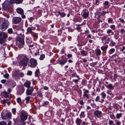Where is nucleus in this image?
Instances as JSON below:
<instances>
[{
    "instance_id": "22",
    "label": "nucleus",
    "mask_w": 125,
    "mask_h": 125,
    "mask_svg": "<svg viewBox=\"0 0 125 125\" xmlns=\"http://www.w3.org/2000/svg\"><path fill=\"white\" fill-rule=\"evenodd\" d=\"M80 116L81 118H84L85 116V114L84 112H82L80 115Z\"/></svg>"
},
{
    "instance_id": "49",
    "label": "nucleus",
    "mask_w": 125,
    "mask_h": 125,
    "mask_svg": "<svg viewBox=\"0 0 125 125\" xmlns=\"http://www.w3.org/2000/svg\"><path fill=\"white\" fill-rule=\"evenodd\" d=\"M119 20H120V22L121 23H123L124 22V21L123 20V19L120 18L119 19Z\"/></svg>"
},
{
    "instance_id": "11",
    "label": "nucleus",
    "mask_w": 125,
    "mask_h": 125,
    "mask_svg": "<svg viewBox=\"0 0 125 125\" xmlns=\"http://www.w3.org/2000/svg\"><path fill=\"white\" fill-rule=\"evenodd\" d=\"M34 89L32 87H31V89H28L27 90L26 94L27 95H31L32 92L33 91Z\"/></svg>"
},
{
    "instance_id": "53",
    "label": "nucleus",
    "mask_w": 125,
    "mask_h": 125,
    "mask_svg": "<svg viewBox=\"0 0 125 125\" xmlns=\"http://www.w3.org/2000/svg\"><path fill=\"white\" fill-rule=\"evenodd\" d=\"M89 93V91L88 90H85V91L84 92L83 94H88Z\"/></svg>"
},
{
    "instance_id": "62",
    "label": "nucleus",
    "mask_w": 125,
    "mask_h": 125,
    "mask_svg": "<svg viewBox=\"0 0 125 125\" xmlns=\"http://www.w3.org/2000/svg\"><path fill=\"white\" fill-rule=\"evenodd\" d=\"M108 4V2L107 1H106L104 3V4L105 5H107Z\"/></svg>"
},
{
    "instance_id": "15",
    "label": "nucleus",
    "mask_w": 125,
    "mask_h": 125,
    "mask_svg": "<svg viewBox=\"0 0 125 125\" xmlns=\"http://www.w3.org/2000/svg\"><path fill=\"white\" fill-rule=\"evenodd\" d=\"M95 114L98 117H100L101 116V112L98 110H96L94 112Z\"/></svg>"
},
{
    "instance_id": "31",
    "label": "nucleus",
    "mask_w": 125,
    "mask_h": 125,
    "mask_svg": "<svg viewBox=\"0 0 125 125\" xmlns=\"http://www.w3.org/2000/svg\"><path fill=\"white\" fill-rule=\"evenodd\" d=\"M27 32L29 33H31L32 32V29L31 27H29L27 29Z\"/></svg>"
},
{
    "instance_id": "2",
    "label": "nucleus",
    "mask_w": 125,
    "mask_h": 125,
    "mask_svg": "<svg viewBox=\"0 0 125 125\" xmlns=\"http://www.w3.org/2000/svg\"><path fill=\"white\" fill-rule=\"evenodd\" d=\"M22 59V60L19 62V65L23 67L26 66L29 61V59L26 56H23Z\"/></svg>"
},
{
    "instance_id": "43",
    "label": "nucleus",
    "mask_w": 125,
    "mask_h": 125,
    "mask_svg": "<svg viewBox=\"0 0 125 125\" xmlns=\"http://www.w3.org/2000/svg\"><path fill=\"white\" fill-rule=\"evenodd\" d=\"M95 101L97 102H101V101H100V97L98 96L95 99Z\"/></svg>"
},
{
    "instance_id": "41",
    "label": "nucleus",
    "mask_w": 125,
    "mask_h": 125,
    "mask_svg": "<svg viewBox=\"0 0 125 125\" xmlns=\"http://www.w3.org/2000/svg\"><path fill=\"white\" fill-rule=\"evenodd\" d=\"M8 31L9 33L11 34L12 33V29H9L8 30Z\"/></svg>"
},
{
    "instance_id": "33",
    "label": "nucleus",
    "mask_w": 125,
    "mask_h": 125,
    "mask_svg": "<svg viewBox=\"0 0 125 125\" xmlns=\"http://www.w3.org/2000/svg\"><path fill=\"white\" fill-rule=\"evenodd\" d=\"M109 125H116L114 123L113 121L112 120H110L109 121Z\"/></svg>"
},
{
    "instance_id": "59",
    "label": "nucleus",
    "mask_w": 125,
    "mask_h": 125,
    "mask_svg": "<svg viewBox=\"0 0 125 125\" xmlns=\"http://www.w3.org/2000/svg\"><path fill=\"white\" fill-rule=\"evenodd\" d=\"M67 56L69 58L71 57L72 56V55L71 54H69L67 55Z\"/></svg>"
},
{
    "instance_id": "51",
    "label": "nucleus",
    "mask_w": 125,
    "mask_h": 125,
    "mask_svg": "<svg viewBox=\"0 0 125 125\" xmlns=\"http://www.w3.org/2000/svg\"><path fill=\"white\" fill-rule=\"evenodd\" d=\"M5 19H4L1 18H0V23H2L4 21Z\"/></svg>"
},
{
    "instance_id": "24",
    "label": "nucleus",
    "mask_w": 125,
    "mask_h": 125,
    "mask_svg": "<svg viewBox=\"0 0 125 125\" xmlns=\"http://www.w3.org/2000/svg\"><path fill=\"white\" fill-rule=\"evenodd\" d=\"M30 99V97L29 96H27L25 98L26 100V103L27 104H28L29 103V101Z\"/></svg>"
},
{
    "instance_id": "46",
    "label": "nucleus",
    "mask_w": 125,
    "mask_h": 125,
    "mask_svg": "<svg viewBox=\"0 0 125 125\" xmlns=\"http://www.w3.org/2000/svg\"><path fill=\"white\" fill-rule=\"evenodd\" d=\"M32 72L31 71H29L27 73V74L28 75H31L32 74Z\"/></svg>"
},
{
    "instance_id": "58",
    "label": "nucleus",
    "mask_w": 125,
    "mask_h": 125,
    "mask_svg": "<svg viewBox=\"0 0 125 125\" xmlns=\"http://www.w3.org/2000/svg\"><path fill=\"white\" fill-rule=\"evenodd\" d=\"M125 49V47L123 46L122 47V48L121 49L120 51H123Z\"/></svg>"
},
{
    "instance_id": "54",
    "label": "nucleus",
    "mask_w": 125,
    "mask_h": 125,
    "mask_svg": "<svg viewBox=\"0 0 125 125\" xmlns=\"http://www.w3.org/2000/svg\"><path fill=\"white\" fill-rule=\"evenodd\" d=\"M112 30L111 29L108 30L107 31V33L109 34L112 32Z\"/></svg>"
},
{
    "instance_id": "42",
    "label": "nucleus",
    "mask_w": 125,
    "mask_h": 125,
    "mask_svg": "<svg viewBox=\"0 0 125 125\" xmlns=\"http://www.w3.org/2000/svg\"><path fill=\"white\" fill-rule=\"evenodd\" d=\"M21 101V99L20 97H18L17 99V103H19Z\"/></svg>"
},
{
    "instance_id": "28",
    "label": "nucleus",
    "mask_w": 125,
    "mask_h": 125,
    "mask_svg": "<svg viewBox=\"0 0 125 125\" xmlns=\"http://www.w3.org/2000/svg\"><path fill=\"white\" fill-rule=\"evenodd\" d=\"M108 47V46L107 45L103 46L102 47V50L103 51L106 50Z\"/></svg>"
},
{
    "instance_id": "17",
    "label": "nucleus",
    "mask_w": 125,
    "mask_h": 125,
    "mask_svg": "<svg viewBox=\"0 0 125 125\" xmlns=\"http://www.w3.org/2000/svg\"><path fill=\"white\" fill-rule=\"evenodd\" d=\"M31 84V82L29 81H27L24 83V85L25 86L29 88L30 87Z\"/></svg>"
},
{
    "instance_id": "64",
    "label": "nucleus",
    "mask_w": 125,
    "mask_h": 125,
    "mask_svg": "<svg viewBox=\"0 0 125 125\" xmlns=\"http://www.w3.org/2000/svg\"><path fill=\"white\" fill-rule=\"evenodd\" d=\"M12 90L10 88H9L8 89V92L9 93L11 92Z\"/></svg>"
},
{
    "instance_id": "7",
    "label": "nucleus",
    "mask_w": 125,
    "mask_h": 125,
    "mask_svg": "<svg viewBox=\"0 0 125 125\" xmlns=\"http://www.w3.org/2000/svg\"><path fill=\"white\" fill-rule=\"evenodd\" d=\"M16 11L18 13L21 15V17L22 18H25V16L24 15V12L23 9L20 8H17L16 10Z\"/></svg>"
},
{
    "instance_id": "16",
    "label": "nucleus",
    "mask_w": 125,
    "mask_h": 125,
    "mask_svg": "<svg viewBox=\"0 0 125 125\" xmlns=\"http://www.w3.org/2000/svg\"><path fill=\"white\" fill-rule=\"evenodd\" d=\"M82 122V120L79 118H76L75 120V123L77 125H80Z\"/></svg>"
},
{
    "instance_id": "18",
    "label": "nucleus",
    "mask_w": 125,
    "mask_h": 125,
    "mask_svg": "<svg viewBox=\"0 0 125 125\" xmlns=\"http://www.w3.org/2000/svg\"><path fill=\"white\" fill-rule=\"evenodd\" d=\"M80 52L83 56H86L87 54V52L83 49L81 50Z\"/></svg>"
},
{
    "instance_id": "1",
    "label": "nucleus",
    "mask_w": 125,
    "mask_h": 125,
    "mask_svg": "<svg viewBox=\"0 0 125 125\" xmlns=\"http://www.w3.org/2000/svg\"><path fill=\"white\" fill-rule=\"evenodd\" d=\"M12 4L10 2V0L9 1L7 0H6L2 4L3 8L4 10H7L12 7Z\"/></svg>"
},
{
    "instance_id": "14",
    "label": "nucleus",
    "mask_w": 125,
    "mask_h": 125,
    "mask_svg": "<svg viewBox=\"0 0 125 125\" xmlns=\"http://www.w3.org/2000/svg\"><path fill=\"white\" fill-rule=\"evenodd\" d=\"M23 0H10V2L12 4L16 3L17 4H19L21 3Z\"/></svg>"
},
{
    "instance_id": "10",
    "label": "nucleus",
    "mask_w": 125,
    "mask_h": 125,
    "mask_svg": "<svg viewBox=\"0 0 125 125\" xmlns=\"http://www.w3.org/2000/svg\"><path fill=\"white\" fill-rule=\"evenodd\" d=\"M13 74L14 75L18 77H23L24 76V74L23 73L20 72L19 71L14 72Z\"/></svg>"
},
{
    "instance_id": "26",
    "label": "nucleus",
    "mask_w": 125,
    "mask_h": 125,
    "mask_svg": "<svg viewBox=\"0 0 125 125\" xmlns=\"http://www.w3.org/2000/svg\"><path fill=\"white\" fill-rule=\"evenodd\" d=\"M115 122L116 124V125H120L121 124V122L117 120H115Z\"/></svg>"
},
{
    "instance_id": "48",
    "label": "nucleus",
    "mask_w": 125,
    "mask_h": 125,
    "mask_svg": "<svg viewBox=\"0 0 125 125\" xmlns=\"http://www.w3.org/2000/svg\"><path fill=\"white\" fill-rule=\"evenodd\" d=\"M21 88L22 89V91L20 92V93L21 94H22L24 92V87H21Z\"/></svg>"
},
{
    "instance_id": "44",
    "label": "nucleus",
    "mask_w": 125,
    "mask_h": 125,
    "mask_svg": "<svg viewBox=\"0 0 125 125\" xmlns=\"http://www.w3.org/2000/svg\"><path fill=\"white\" fill-rule=\"evenodd\" d=\"M120 32L121 34H123L125 32V29H122L120 30Z\"/></svg>"
},
{
    "instance_id": "57",
    "label": "nucleus",
    "mask_w": 125,
    "mask_h": 125,
    "mask_svg": "<svg viewBox=\"0 0 125 125\" xmlns=\"http://www.w3.org/2000/svg\"><path fill=\"white\" fill-rule=\"evenodd\" d=\"M84 104V103L83 100H81L80 102V104L81 105H83Z\"/></svg>"
},
{
    "instance_id": "13",
    "label": "nucleus",
    "mask_w": 125,
    "mask_h": 125,
    "mask_svg": "<svg viewBox=\"0 0 125 125\" xmlns=\"http://www.w3.org/2000/svg\"><path fill=\"white\" fill-rule=\"evenodd\" d=\"M109 40V39L107 36H105L102 38V42L103 43L105 44L108 43Z\"/></svg>"
},
{
    "instance_id": "36",
    "label": "nucleus",
    "mask_w": 125,
    "mask_h": 125,
    "mask_svg": "<svg viewBox=\"0 0 125 125\" xmlns=\"http://www.w3.org/2000/svg\"><path fill=\"white\" fill-rule=\"evenodd\" d=\"M110 27L113 30H115V27L114 25H111L110 26Z\"/></svg>"
},
{
    "instance_id": "21",
    "label": "nucleus",
    "mask_w": 125,
    "mask_h": 125,
    "mask_svg": "<svg viewBox=\"0 0 125 125\" xmlns=\"http://www.w3.org/2000/svg\"><path fill=\"white\" fill-rule=\"evenodd\" d=\"M72 76L73 77H77L79 80H80V78L79 76L76 75V73H73L72 74Z\"/></svg>"
},
{
    "instance_id": "30",
    "label": "nucleus",
    "mask_w": 125,
    "mask_h": 125,
    "mask_svg": "<svg viewBox=\"0 0 125 125\" xmlns=\"http://www.w3.org/2000/svg\"><path fill=\"white\" fill-rule=\"evenodd\" d=\"M59 14L62 17H64L65 15L66 14L64 12H59Z\"/></svg>"
},
{
    "instance_id": "29",
    "label": "nucleus",
    "mask_w": 125,
    "mask_h": 125,
    "mask_svg": "<svg viewBox=\"0 0 125 125\" xmlns=\"http://www.w3.org/2000/svg\"><path fill=\"white\" fill-rule=\"evenodd\" d=\"M115 51V49L114 48L111 49L109 51V53L110 54H112Z\"/></svg>"
},
{
    "instance_id": "3",
    "label": "nucleus",
    "mask_w": 125,
    "mask_h": 125,
    "mask_svg": "<svg viewBox=\"0 0 125 125\" xmlns=\"http://www.w3.org/2000/svg\"><path fill=\"white\" fill-rule=\"evenodd\" d=\"M9 24L8 20H5L2 22V24L0 26V29L2 31H5L8 27Z\"/></svg>"
},
{
    "instance_id": "37",
    "label": "nucleus",
    "mask_w": 125,
    "mask_h": 125,
    "mask_svg": "<svg viewBox=\"0 0 125 125\" xmlns=\"http://www.w3.org/2000/svg\"><path fill=\"white\" fill-rule=\"evenodd\" d=\"M0 125H6V122L4 121L0 122Z\"/></svg>"
},
{
    "instance_id": "38",
    "label": "nucleus",
    "mask_w": 125,
    "mask_h": 125,
    "mask_svg": "<svg viewBox=\"0 0 125 125\" xmlns=\"http://www.w3.org/2000/svg\"><path fill=\"white\" fill-rule=\"evenodd\" d=\"M49 103V102L48 101H46L42 104V106H45L46 105L48 104Z\"/></svg>"
},
{
    "instance_id": "34",
    "label": "nucleus",
    "mask_w": 125,
    "mask_h": 125,
    "mask_svg": "<svg viewBox=\"0 0 125 125\" xmlns=\"http://www.w3.org/2000/svg\"><path fill=\"white\" fill-rule=\"evenodd\" d=\"M122 114L121 113L119 114L117 113L116 115V117L117 119H119V118L121 117Z\"/></svg>"
},
{
    "instance_id": "55",
    "label": "nucleus",
    "mask_w": 125,
    "mask_h": 125,
    "mask_svg": "<svg viewBox=\"0 0 125 125\" xmlns=\"http://www.w3.org/2000/svg\"><path fill=\"white\" fill-rule=\"evenodd\" d=\"M116 98L117 99L120 100L122 99V97L120 95L119 97H117Z\"/></svg>"
},
{
    "instance_id": "8",
    "label": "nucleus",
    "mask_w": 125,
    "mask_h": 125,
    "mask_svg": "<svg viewBox=\"0 0 125 125\" xmlns=\"http://www.w3.org/2000/svg\"><path fill=\"white\" fill-rule=\"evenodd\" d=\"M16 43L20 47H22L24 45V40L20 38L18 39Z\"/></svg>"
},
{
    "instance_id": "9",
    "label": "nucleus",
    "mask_w": 125,
    "mask_h": 125,
    "mask_svg": "<svg viewBox=\"0 0 125 125\" xmlns=\"http://www.w3.org/2000/svg\"><path fill=\"white\" fill-rule=\"evenodd\" d=\"M21 19L19 17H15L12 19V22L14 24H17L20 22Z\"/></svg>"
},
{
    "instance_id": "4",
    "label": "nucleus",
    "mask_w": 125,
    "mask_h": 125,
    "mask_svg": "<svg viewBox=\"0 0 125 125\" xmlns=\"http://www.w3.org/2000/svg\"><path fill=\"white\" fill-rule=\"evenodd\" d=\"M28 116V113L26 111H23L21 112L20 118L21 120L22 121H24L26 120Z\"/></svg>"
},
{
    "instance_id": "60",
    "label": "nucleus",
    "mask_w": 125,
    "mask_h": 125,
    "mask_svg": "<svg viewBox=\"0 0 125 125\" xmlns=\"http://www.w3.org/2000/svg\"><path fill=\"white\" fill-rule=\"evenodd\" d=\"M23 122H22L21 124V125H25L26 124V122H24V121H23Z\"/></svg>"
},
{
    "instance_id": "56",
    "label": "nucleus",
    "mask_w": 125,
    "mask_h": 125,
    "mask_svg": "<svg viewBox=\"0 0 125 125\" xmlns=\"http://www.w3.org/2000/svg\"><path fill=\"white\" fill-rule=\"evenodd\" d=\"M6 81L5 80L3 79L1 81V82L2 83H4L6 82Z\"/></svg>"
},
{
    "instance_id": "63",
    "label": "nucleus",
    "mask_w": 125,
    "mask_h": 125,
    "mask_svg": "<svg viewBox=\"0 0 125 125\" xmlns=\"http://www.w3.org/2000/svg\"><path fill=\"white\" fill-rule=\"evenodd\" d=\"M44 89L45 90H47L49 88L47 86H45L44 87Z\"/></svg>"
},
{
    "instance_id": "32",
    "label": "nucleus",
    "mask_w": 125,
    "mask_h": 125,
    "mask_svg": "<svg viewBox=\"0 0 125 125\" xmlns=\"http://www.w3.org/2000/svg\"><path fill=\"white\" fill-rule=\"evenodd\" d=\"M45 57V55L44 54H42L41 55L39 59L41 60H42Z\"/></svg>"
},
{
    "instance_id": "20",
    "label": "nucleus",
    "mask_w": 125,
    "mask_h": 125,
    "mask_svg": "<svg viewBox=\"0 0 125 125\" xmlns=\"http://www.w3.org/2000/svg\"><path fill=\"white\" fill-rule=\"evenodd\" d=\"M106 87L112 90L113 89H114V86L112 84H110L108 85Z\"/></svg>"
},
{
    "instance_id": "52",
    "label": "nucleus",
    "mask_w": 125,
    "mask_h": 125,
    "mask_svg": "<svg viewBox=\"0 0 125 125\" xmlns=\"http://www.w3.org/2000/svg\"><path fill=\"white\" fill-rule=\"evenodd\" d=\"M79 80L73 79V82H74L75 83H77L78 82Z\"/></svg>"
},
{
    "instance_id": "50",
    "label": "nucleus",
    "mask_w": 125,
    "mask_h": 125,
    "mask_svg": "<svg viewBox=\"0 0 125 125\" xmlns=\"http://www.w3.org/2000/svg\"><path fill=\"white\" fill-rule=\"evenodd\" d=\"M102 96L103 98H104L106 96V94L104 93H102Z\"/></svg>"
},
{
    "instance_id": "25",
    "label": "nucleus",
    "mask_w": 125,
    "mask_h": 125,
    "mask_svg": "<svg viewBox=\"0 0 125 125\" xmlns=\"http://www.w3.org/2000/svg\"><path fill=\"white\" fill-rule=\"evenodd\" d=\"M101 51L100 50L97 49L96 50V54L97 55H99L101 53Z\"/></svg>"
},
{
    "instance_id": "40",
    "label": "nucleus",
    "mask_w": 125,
    "mask_h": 125,
    "mask_svg": "<svg viewBox=\"0 0 125 125\" xmlns=\"http://www.w3.org/2000/svg\"><path fill=\"white\" fill-rule=\"evenodd\" d=\"M83 96L84 97H86L87 98H89V97L88 95L87 94L85 93L83 94Z\"/></svg>"
},
{
    "instance_id": "5",
    "label": "nucleus",
    "mask_w": 125,
    "mask_h": 125,
    "mask_svg": "<svg viewBox=\"0 0 125 125\" xmlns=\"http://www.w3.org/2000/svg\"><path fill=\"white\" fill-rule=\"evenodd\" d=\"M30 62V64L29 66L32 68L35 67L37 64V60L34 58H31Z\"/></svg>"
},
{
    "instance_id": "27",
    "label": "nucleus",
    "mask_w": 125,
    "mask_h": 125,
    "mask_svg": "<svg viewBox=\"0 0 125 125\" xmlns=\"http://www.w3.org/2000/svg\"><path fill=\"white\" fill-rule=\"evenodd\" d=\"M88 14L87 12H84L83 14V16L85 18H87L88 16Z\"/></svg>"
},
{
    "instance_id": "12",
    "label": "nucleus",
    "mask_w": 125,
    "mask_h": 125,
    "mask_svg": "<svg viewBox=\"0 0 125 125\" xmlns=\"http://www.w3.org/2000/svg\"><path fill=\"white\" fill-rule=\"evenodd\" d=\"M67 62V60L63 59L58 60V63L61 65H63Z\"/></svg>"
},
{
    "instance_id": "6",
    "label": "nucleus",
    "mask_w": 125,
    "mask_h": 125,
    "mask_svg": "<svg viewBox=\"0 0 125 125\" xmlns=\"http://www.w3.org/2000/svg\"><path fill=\"white\" fill-rule=\"evenodd\" d=\"M7 37L6 34L4 32H0V44L3 43L4 39Z\"/></svg>"
},
{
    "instance_id": "47",
    "label": "nucleus",
    "mask_w": 125,
    "mask_h": 125,
    "mask_svg": "<svg viewBox=\"0 0 125 125\" xmlns=\"http://www.w3.org/2000/svg\"><path fill=\"white\" fill-rule=\"evenodd\" d=\"M3 76L5 78H8L9 75L8 74V73H7L4 75Z\"/></svg>"
},
{
    "instance_id": "45",
    "label": "nucleus",
    "mask_w": 125,
    "mask_h": 125,
    "mask_svg": "<svg viewBox=\"0 0 125 125\" xmlns=\"http://www.w3.org/2000/svg\"><path fill=\"white\" fill-rule=\"evenodd\" d=\"M12 110L13 114H15V113L16 112V109L14 108H13Z\"/></svg>"
},
{
    "instance_id": "61",
    "label": "nucleus",
    "mask_w": 125,
    "mask_h": 125,
    "mask_svg": "<svg viewBox=\"0 0 125 125\" xmlns=\"http://www.w3.org/2000/svg\"><path fill=\"white\" fill-rule=\"evenodd\" d=\"M13 120L15 123H17L18 121V119H14Z\"/></svg>"
},
{
    "instance_id": "19",
    "label": "nucleus",
    "mask_w": 125,
    "mask_h": 125,
    "mask_svg": "<svg viewBox=\"0 0 125 125\" xmlns=\"http://www.w3.org/2000/svg\"><path fill=\"white\" fill-rule=\"evenodd\" d=\"M11 117V113H7L6 114V117L3 118L4 119H6L8 118H10Z\"/></svg>"
},
{
    "instance_id": "23",
    "label": "nucleus",
    "mask_w": 125,
    "mask_h": 125,
    "mask_svg": "<svg viewBox=\"0 0 125 125\" xmlns=\"http://www.w3.org/2000/svg\"><path fill=\"white\" fill-rule=\"evenodd\" d=\"M40 74L39 70L38 69H37L36 71L35 72V76L38 77L39 76V75Z\"/></svg>"
},
{
    "instance_id": "35",
    "label": "nucleus",
    "mask_w": 125,
    "mask_h": 125,
    "mask_svg": "<svg viewBox=\"0 0 125 125\" xmlns=\"http://www.w3.org/2000/svg\"><path fill=\"white\" fill-rule=\"evenodd\" d=\"M6 45V44L5 43H4L2 45L3 48H1L0 49V50L1 51H2V50L3 51H2V52L4 51V52H5V46Z\"/></svg>"
},
{
    "instance_id": "39",
    "label": "nucleus",
    "mask_w": 125,
    "mask_h": 125,
    "mask_svg": "<svg viewBox=\"0 0 125 125\" xmlns=\"http://www.w3.org/2000/svg\"><path fill=\"white\" fill-rule=\"evenodd\" d=\"M3 94H4L5 95L6 97H8V93L5 91H4L3 92Z\"/></svg>"
}]
</instances>
